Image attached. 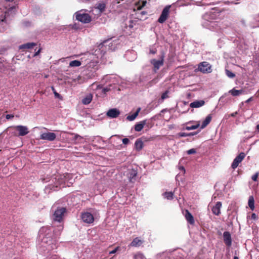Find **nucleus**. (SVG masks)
<instances>
[{"instance_id":"17","label":"nucleus","mask_w":259,"mask_h":259,"mask_svg":"<svg viewBox=\"0 0 259 259\" xmlns=\"http://www.w3.org/2000/svg\"><path fill=\"white\" fill-rule=\"evenodd\" d=\"M146 123V120H142L135 125V130L137 132H140L143 128L144 125Z\"/></svg>"},{"instance_id":"20","label":"nucleus","mask_w":259,"mask_h":259,"mask_svg":"<svg viewBox=\"0 0 259 259\" xmlns=\"http://www.w3.org/2000/svg\"><path fill=\"white\" fill-rule=\"evenodd\" d=\"M143 243V241L139 239L138 237L134 239L132 242L130 244L131 246L137 247L139 246Z\"/></svg>"},{"instance_id":"53","label":"nucleus","mask_w":259,"mask_h":259,"mask_svg":"<svg viewBox=\"0 0 259 259\" xmlns=\"http://www.w3.org/2000/svg\"><path fill=\"white\" fill-rule=\"evenodd\" d=\"M142 14L143 15H144V14H145V12L143 11V12H142Z\"/></svg>"},{"instance_id":"38","label":"nucleus","mask_w":259,"mask_h":259,"mask_svg":"<svg viewBox=\"0 0 259 259\" xmlns=\"http://www.w3.org/2000/svg\"><path fill=\"white\" fill-rule=\"evenodd\" d=\"M179 136L181 137H188V133H180L179 134Z\"/></svg>"},{"instance_id":"58","label":"nucleus","mask_w":259,"mask_h":259,"mask_svg":"<svg viewBox=\"0 0 259 259\" xmlns=\"http://www.w3.org/2000/svg\"><path fill=\"white\" fill-rule=\"evenodd\" d=\"M258 259H259V258H258Z\"/></svg>"},{"instance_id":"40","label":"nucleus","mask_w":259,"mask_h":259,"mask_svg":"<svg viewBox=\"0 0 259 259\" xmlns=\"http://www.w3.org/2000/svg\"><path fill=\"white\" fill-rule=\"evenodd\" d=\"M78 139H82V138L80 136H79L78 135L75 134L74 135V140H77Z\"/></svg>"},{"instance_id":"8","label":"nucleus","mask_w":259,"mask_h":259,"mask_svg":"<svg viewBox=\"0 0 259 259\" xmlns=\"http://www.w3.org/2000/svg\"><path fill=\"white\" fill-rule=\"evenodd\" d=\"M198 69L203 73H208L212 71L211 65L207 62H202L200 63Z\"/></svg>"},{"instance_id":"12","label":"nucleus","mask_w":259,"mask_h":259,"mask_svg":"<svg viewBox=\"0 0 259 259\" xmlns=\"http://www.w3.org/2000/svg\"><path fill=\"white\" fill-rule=\"evenodd\" d=\"M120 114V111L117 108H112L109 110L106 115L108 117L111 118H115L117 117Z\"/></svg>"},{"instance_id":"48","label":"nucleus","mask_w":259,"mask_h":259,"mask_svg":"<svg viewBox=\"0 0 259 259\" xmlns=\"http://www.w3.org/2000/svg\"><path fill=\"white\" fill-rule=\"evenodd\" d=\"M90 1V0H78V1L81 2H88Z\"/></svg>"},{"instance_id":"47","label":"nucleus","mask_w":259,"mask_h":259,"mask_svg":"<svg viewBox=\"0 0 259 259\" xmlns=\"http://www.w3.org/2000/svg\"><path fill=\"white\" fill-rule=\"evenodd\" d=\"M238 114L237 112H235L231 114L230 116L232 117L235 116Z\"/></svg>"},{"instance_id":"25","label":"nucleus","mask_w":259,"mask_h":259,"mask_svg":"<svg viewBox=\"0 0 259 259\" xmlns=\"http://www.w3.org/2000/svg\"><path fill=\"white\" fill-rule=\"evenodd\" d=\"M35 45H36V44L34 42H28V43L21 45L19 47V49H31V48H32Z\"/></svg>"},{"instance_id":"37","label":"nucleus","mask_w":259,"mask_h":259,"mask_svg":"<svg viewBox=\"0 0 259 259\" xmlns=\"http://www.w3.org/2000/svg\"><path fill=\"white\" fill-rule=\"evenodd\" d=\"M52 88L53 91H54V94L55 97L60 98V95L59 93H57L56 92V91H55L54 87H52Z\"/></svg>"},{"instance_id":"33","label":"nucleus","mask_w":259,"mask_h":259,"mask_svg":"<svg viewBox=\"0 0 259 259\" xmlns=\"http://www.w3.org/2000/svg\"><path fill=\"white\" fill-rule=\"evenodd\" d=\"M145 257L142 253H138L134 255V259H144Z\"/></svg>"},{"instance_id":"14","label":"nucleus","mask_w":259,"mask_h":259,"mask_svg":"<svg viewBox=\"0 0 259 259\" xmlns=\"http://www.w3.org/2000/svg\"><path fill=\"white\" fill-rule=\"evenodd\" d=\"M185 217L186 220L190 224H191V225L194 224L195 221H194V217L192 215V214L187 209H186L185 210Z\"/></svg>"},{"instance_id":"18","label":"nucleus","mask_w":259,"mask_h":259,"mask_svg":"<svg viewBox=\"0 0 259 259\" xmlns=\"http://www.w3.org/2000/svg\"><path fill=\"white\" fill-rule=\"evenodd\" d=\"M212 116L211 114L208 115L205 119L203 121L201 125V128L203 129L211 121Z\"/></svg>"},{"instance_id":"36","label":"nucleus","mask_w":259,"mask_h":259,"mask_svg":"<svg viewBox=\"0 0 259 259\" xmlns=\"http://www.w3.org/2000/svg\"><path fill=\"white\" fill-rule=\"evenodd\" d=\"M257 178H258V174H257V173H256L255 174H254V175H253L252 176L251 179L253 181H256Z\"/></svg>"},{"instance_id":"24","label":"nucleus","mask_w":259,"mask_h":259,"mask_svg":"<svg viewBox=\"0 0 259 259\" xmlns=\"http://www.w3.org/2000/svg\"><path fill=\"white\" fill-rule=\"evenodd\" d=\"M243 91L242 90H237L235 88L229 91V93L233 96H238L243 93Z\"/></svg>"},{"instance_id":"30","label":"nucleus","mask_w":259,"mask_h":259,"mask_svg":"<svg viewBox=\"0 0 259 259\" xmlns=\"http://www.w3.org/2000/svg\"><path fill=\"white\" fill-rule=\"evenodd\" d=\"M169 93V91L168 90L165 91L162 94L161 98L159 100L161 102H163L164 100L167 99L169 98L168 94Z\"/></svg>"},{"instance_id":"35","label":"nucleus","mask_w":259,"mask_h":259,"mask_svg":"<svg viewBox=\"0 0 259 259\" xmlns=\"http://www.w3.org/2000/svg\"><path fill=\"white\" fill-rule=\"evenodd\" d=\"M123 144L127 145L130 143V140L127 138H124L122 140Z\"/></svg>"},{"instance_id":"28","label":"nucleus","mask_w":259,"mask_h":259,"mask_svg":"<svg viewBox=\"0 0 259 259\" xmlns=\"http://www.w3.org/2000/svg\"><path fill=\"white\" fill-rule=\"evenodd\" d=\"M81 65V62L78 60H73L69 63V66L71 67H78Z\"/></svg>"},{"instance_id":"49","label":"nucleus","mask_w":259,"mask_h":259,"mask_svg":"<svg viewBox=\"0 0 259 259\" xmlns=\"http://www.w3.org/2000/svg\"><path fill=\"white\" fill-rule=\"evenodd\" d=\"M251 100H252V98H250L249 99L247 100L246 102L248 103V102H250V101H251Z\"/></svg>"},{"instance_id":"26","label":"nucleus","mask_w":259,"mask_h":259,"mask_svg":"<svg viewBox=\"0 0 259 259\" xmlns=\"http://www.w3.org/2000/svg\"><path fill=\"white\" fill-rule=\"evenodd\" d=\"M254 200L253 197L252 196H249L248 204L249 207L252 210H253L254 209Z\"/></svg>"},{"instance_id":"21","label":"nucleus","mask_w":259,"mask_h":259,"mask_svg":"<svg viewBox=\"0 0 259 259\" xmlns=\"http://www.w3.org/2000/svg\"><path fill=\"white\" fill-rule=\"evenodd\" d=\"M137 172L136 171L134 170H132L128 174V179H129V181L132 182V183H134L135 181V178L137 176Z\"/></svg>"},{"instance_id":"6","label":"nucleus","mask_w":259,"mask_h":259,"mask_svg":"<svg viewBox=\"0 0 259 259\" xmlns=\"http://www.w3.org/2000/svg\"><path fill=\"white\" fill-rule=\"evenodd\" d=\"M164 55L162 54L160 57V60H157L156 59H152L150 60V63L154 66L153 71L156 72L160 68L161 66L163 65Z\"/></svg>"},{"instance_id":"27","label":"nucleus","mask_w":259,"mask_h":259,"mask_svg":"<svg viewBox=\"0 0 259 259\" xmlns=\"http://www.w3.org/2000/svg\"><path fill=\"white\" fill-rule=\"evenodd\" d=\"M106 5L104 3H100L97 5L96 8L98 9L100 12H103L105 11Z\"/></svg>"},{"instance_id":"1","label":"nucleus","mask_w":259,"mask_h":259,"mask_svg":"<svg viewBox=\"0 0 259 259\" xmlns=\"http://www.w3.org/2000/svg\"><path fill=\"white\" fill-rule=\"evenodd\" d=\"M220 13L217 11H210L206 13L202 16V25L204 27L211 30L221 29L220 22L216 21Z\"/></svg>"},{"instance_id":"56","label":"nucleus","mask_w":259,"mask_h":259,"mask_svg":"<svg viewBox=\"0 0 259 259\" xmlns=\"http://www.w3.org/2000/svg\"><path fill=\"white\" fill-rule=\"evenodd\" d=\"M5 18L4 19H3L2 21H4L5 20Z\"/></svg>"},{"instance_id":"55","label":"nucleus","mask_w":259,"mask_h":259,"mask_svg":"<svg viewBox=\"0 0 259 259\" xmlns=\"http://www.w3.org/2000/svg\"><path fill=\"white\" fill-rule=\"evenodd\" d=\"M182 169H183L184 170H185V169H184V168L183 167H182Z\"/></svg>"},{"instance_id":"42","label":"nucleus","mask_w":259,"mask_h":259,"mask_svg":"<svg viewBox=\"0 0 259 259\" xmlns=\"http://www.w3.org/2000/svg\"><path fill=\"white\" fill-rule=\"evenodd\" d=\"M109 90H110V89L108 88H104L102 90V92L104 93H106V92H108Z\"/></svg>"},{"instance_id":"19","label":"nucleus","mask_w":259,"mask_h":259,"mask_svg":"<svg viewBox=\"0 0 259 259\" xmlns=\"http://www.w3.org/2000/svg\"><path fill=\"white\" fill-rule=\"evenodd\" d=\"M143 142L141 139H138L135 143V147L137 151H140L143 148Z\"/></svg>"},{"instance_id":"46","label":"nucleus","mask_w":259,"mask_h":259,"mask_svg":"<svg viewBox=\"0 0 259 259\" xmlns=\"http://www.w3.org/2000/svg\"><path fill=\"white\" fill-rule=\"evenodd\" d=\"M40 50L41 49H39L37 52H36L34 55V56H36L38 55L40 52Z\"/></svg>"},{"instance_id":"34","label":"nucleus","mask_w":259,"mask_h":259,"mask_svg":"<svg viewBox=\"0 0 259 259\" xmlns=\"http://www.w3.org/2000/svg\"><path fill=\"white\" fill-rule=\"evenodd\" d=\"M196 151L195 149H191L187 151L188 154H192L196 153Z\"/></svg>"},{"instance_id":"2","label":"nucleus","mask_w":259,"mask_h":259,"mask_svg":"<svg viewBox=\"0 0 259 259\" xmlns=\"http://www.w3.org/2000/svg\"><path fill=\"white\" fill-rule=\"evenodd\" d=\"M51 229L48 228H42L39 231V237H41L42 242L50 245L53 243V239L49 235Z\"/></svg>"},{"instance_id":"13","label":"nucleus","mask_w":259,"mask_h":259,"mask_svg":"<svg viewBox=\"0 0 259 259\" xmlns=\"http://www.w3.org/2000/svg\"><path fill=\"white\" fill-rule=\"evenodd\" d=\"M223 239L225 244L230 247L232 244V238L229 232L225 231L224 232Z\"/></svg>"},{"instance_id":"5","label":"nucleus","mask_w":259,"mask_h":259,"mask_svg":"<svg viewBox=\"0 0 259 259\" xmlns=\"http://www.w3.org/2000/svg\"><path fill=\"white\" fill-rule=\"evenodd\" d=\"M12 128L18 132V134H16V135L18 136H24L28 134L29 132L27 126L24 125L14 126H12Z\"/></svg>"},{"instance_id":"31","label":"nucleus","mask_w":259,"mask_h":259,"mask_svg":"<svg viewBox=\"0 0 259 259\" xmlns=\"http://www.w3.org/2000/svg\"><path fill=\"white\" fill-rule=\"evenodd\" d=\"M199 126H200L199 123H197L195 125H191V126H186L185 129L188 131L193 130H195V129L197 128L198 127H199Z\"/></svg>"},{"instance_id":"4","label":"nucleus","mask_w":259,"mask_h":259,"mask_svg":"<svg viewBox=\"0 0 259 259\" xmlns=\"http://www.w3.org/2000/svg\"><path fill=\"white\" fill-rule=\"evenodd\" d=\"M66 211V209L65 207H61L57 208L53 214V220L55 221L60 222L62 220L63 217Z\"/></svg>"},{"instance_id":"41","label":"nucleus","mask_w":259,"mask_h":259,"mask_svg":"<svg viewBox=\"0 0 259 259\" xmlns=\"http://www.w3.org/2000/svg\"><path fill=\"white\" fill-rule=\"evenodd\" d=\"M14 117V115L11 114H7L6 116V118L7 119H10Z\"/></svg>"},{"instance_id":"29","label":"nucleus","mask_w":259,"mask_h":259,"mask_svg":"<svg viewBox=\"0 0 259 259\" xmlns=\"http://www.w3.org/2000/svg\"><path fill=\"white\" fill-rule=\"evenodd\" d=\"M163 196L167 200H172L174 198V193L172 192H165Z\"/></svg>"},{"instance_id":"51","label":"nucleus","mask_w":259,"mask_h":259,"mask_svg":"<svg viewBox=\"0 0 259 259\" xmlns=\"http://www.w3.org/2000/svg\"><path fill=\"white\" fill-rule=\"evenodd\" d=\"M227 3H228V4H237V3H234L233 2H229V1H228V2H227Z\"/></svg>"},{"instance_id":"7","label":"nucleus","mask_w":259,"mask_h":259,"mask_svg":"<svg viewBox=\"0 0 259 259\" xmlns=\"http://www.w3.org/2000/svg\"><path fill=\"white\" fill-rule=\"evenodd\" d=\"M170 8V6H166L162 10L161 14L159 17V18L158 19V22L160 23H164L166 19H167L169 13V9Z\"/></svg>"},{"instance_id":"54","label":"nucleus","mask_w":259,"mask_h":259,"mask_svg":"<svg viewBox=\"0 0 259 259\" xmlns=\"http://www.w3.org/2000/svg\"><path fill=\"white\" fill-rule=\"evenodd\" d=\"M6 1H8V2H10V1H12L13 0H6Z\"/></svg>"},{"instance_id":"9","label":"nucleus","mask_w":259,"mask_h":259,"mask_svg":"<svg viewBox=\"0 0 259 259\" xmlns=\"http://www.w3.org/2000/svg\"><path fill=\"white\" fill-rule=\"evenodd\" d=\"M56 138V135L54 133H42L40 135V139L49 141H53Z\"/></svg>"},{"instance_id":"15","label":"nucleus","mask_w":259,"mask_h":259,"mask_svg":"<svg viewBox=\"0 0 259 259\" xmlns=\"http://www.w3.org/2000/svg\"><path fill=\"white\" fill-rule=\"evenodd\" d=\"M222 203L221 202H218L212 208L213 213L216 215H219L221 213V208Z\"/></svg>"},{"instance_id":"44","label":"nucleus","mask_w":259,"mask_h":259,"mask_svg":"<svg viewBox=\"0 0 259 259\" xmlns=\"http://www.w3.org/2000/svg\"><path fill=\"white\" fill-rule=\"evenodd\" d=\"M197 134V132H192V133H188V137H189V136H194V135H196Z\"/></svg>"},{"instance_id":"52","label":"nucleus","mask_w":259,"mask_h":259,"mask_svg":"<svg viewBox=\"0 0 259 259\" xmlns=\"http://www.w3.org/2000/svg\"><path fill=\"white\" fill-rule=\"evenodd\" d=\"M233 259H239V258H238L237 256H235L234 257Z\"/></svg>"},{"instance_id":"11","label":"nucleus","mask_w":259,"mask_h":259,"mask_svg":"<svg viewBox=\"0 0 259 259\" xmlns=\"http://www.w3.org/2000/svg\"><path fill=\"white\" fill-rule=\"evenodd\" d=\"M81 219L83 222L87 224H91L94 221V218L92 214L88 212L82 213Z\"/></svg>"},{"instance_id":"10","label":"nucleus","mask_w":259,"mask_h":259,"mask_svg":"<svg viewBox=\"0 0 259 259\" xmlns=\"http://www.w3.org/2000/svg\"><path fill=\"white\" fill-rule=\"evenodd\" d=\"M245 156L244 152H241L234 159L231 167L233 169H235L237 167L239 164L243 160Z\"/></svg>"},{"instance_id":"3","label":"nucleus","mask_w":259,"mask_h":259,"mask_svg":"<svg viewBox=\"0 0 259 259\" xmlns=\"http://www.w3.org/2000/svg\"><path fill=\"white\" fill-rule=\"evenodd\" d=\"M76 19L83 23H88L91 21V17L89 14L84 13H81L78 11L75 13Z\"/></svg>"},{"instance_id":"22","label":"nucleus","mask_w":259,"mask_h":259,"mask_svg":"<svg viewBox=\"0 0 259 259\" xmlns=\"http://www.w3.org/2000/svg\"><path fill=\"white\" fill-rule=\"evenodd\" d=\"M92 99H93L92 95L91 94H89L82 100V103L84 105H88L91 102Z\"/></svg>"},{"instance_id":"32","label":"nucleus","mask_w":259,"mask_h":259,"mask_svg":"<svg viewBox=\"0 0 259 259\" xmlns=\"http://www.w3.org/2000/svg\"><path fill=\"white\" fill-rule=\"evenodd\" d=\"M226 75L230 78H234L235 76V74L229 70H226Z\"/></svg>"},{"instance_id":"43","label":"nucleus","mask_w":259,"mask_h":259,"mask_svg":"<svg viewBox=\"0 0 259 259\" xmlns=\"http://www.w3.org/2000/svg\"><path fill=\"white\" fill-rule=\"evenodd\" d=\"M156 53V50L155 49H150V53L152 54H155Z\"/></svg>"},{"instance_id":"16","label":"nucleus","mask_w":259,"mask_h":259,"mask_svg":"<svg viewBox=\"0 0 259 259\" xmlns=\"http://www.w3.org/2000/svg\"><path fill=\"white\" fill-rule=\"evenodd\" d=\"M205 104V102L203 100H197L190 103V106L191 108H199L203 106Z\"/></svg>"},{"instance_id":"39","label":"nucleus","mask_w":259,"mask_h":259,"mask_svg":"<svg viewBox=\"0 0 259 259\" xmlns=\"http://www.w3.org/2000/svg\"><path fill=\"white\" fill-rule=\"evenodd\" d=\"M119 247H116L114 250L111 251L109 252V254H114V253H115L119 249Z\"/></svg>"},{"instance_id":"50","label":"nucleus","mask_w":259,"mask_h":259,"mask_svg":"<svg viewBox=\"0 0 259 259\" xmlns=\"http://www.w3.org/2000/svg\"><path fill=\"white\" fill-rule=\"evenodd\" d=\"M256 130L259 132V124L256 125Z\"/></svg>"},{"instance_id":"45","label":"nucleus","mask_w":259,"mask_h":259,"mask_svg":"<svg viewBox=\"0 0 259 259\" xmlns=\"http://www.w3.org/2000/svg\"><path fill=\"white\" fill-rule=\"evenodd\" d=\"M251 218L252 219L255 220V219H256L257 218V217H256V214L255 213H252L251 214Z\"/></svg>"},{"instance_id":"23","label":"nucleus","mask_w":259,"mask_h":259,"mask_svg":"<svg viewBox=\"0 0 259 259\" xmlns=\"http://www.w3.org/2000/svg\"><path fill=\"white\" fill-rule=\"evenodd\" d=\"M140 110V108H138L136 112L132 115L127 116L126 119L129 121H133L137 117Z\"/></svg>"},{"instance_id":"57","label":"nucleus","mask_w":259,"mask_h":259,"mask_svg":"<svg viewBox=\"0 0 259 259\" xmlns=\"http://www.w3.org/2000/svg\"><path fill=\"white\" fill-rule=\"evenodd\" d=\"M56 185V187H58V184H55Z\"/></svg>"}]
</instances>
